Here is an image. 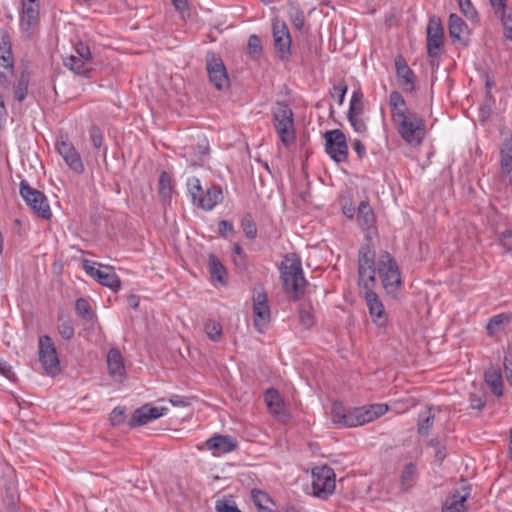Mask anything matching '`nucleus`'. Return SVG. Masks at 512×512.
Listing matches in <instances>:
<instances>
[{
    "instance_id": "nucleus-1",
    "label": "nucleus",
    "mask_w": 512,
    "mask_h": 512,
    "mask_svg": "<svg viewBox=\"0 0 512 512\" xmlns=\"http://www.w3.org/2000/svg\"><path fill=\"white\" fill-rule=\"evenodd\" d=\"M283 288H305L307 281L303 275L301 258L296 253L284 256L280 266Z\"/></svg>"
},
{
    "instance_id": "nucleus-2",
    "label": "nucleus",
    "mask_w": 512,
    "mask_h": 512,
    "mask_svg": "<svg viewBox=\"0 0 512 512\" xmlns=\"http://www.w3.org/2000/svg\"><path fill=\"white\" fill-rule=\"evenodd\" d=\"M273 123L276 132L285 146L295 141V128L293 112L291 108L283 103H278L273 110Z\"/></svg>"
},
{
    "instance_id": "nucleus-3",
    "label": "nucleus",
    "mask_w": 512,
    "mask_h": 512,
    "mask_svg": "<svg viewBox=\"0 0 512 512\" xmlns=\"http://www.w3.org/2000/svg\"><path fill=\"white\" fill-rule=\"evenodd\" d=\"M395 127L402 139L411 146L420 145L425 137L424 119L414 112L396 123Z\"/></svg>"
},
{
    "instance_id": "nucleus-4",
    "label": "nucleus",
    "mask_w": 512,
    "mask_h": 512,
    "mask_svg": "<svg viewBox=\"0 0 512 512\" xmlns=\"http://www.w3.org/2000/svg\"><path fill=\"white\" fill-rule=\"evenodd\" d=\"M20 195L26 205L39 217L49 220L52 217V211L45 194L31 187L26 180L20 182Z\"/></svg>"
},
{
    "instance_id": "nucleus-5",
    "label": "nucleus",
    "mask_w": 512,
    "mask_h": 512,
    "mask_svg": "<svg viewBox=\"0 0 512 512\" xmlns=\"http://www.w3.org/2000/svg\"><path fill=\"white\" fill-rule=\"evenodd\" d=\"M358 274L360 287L373 288L376 285L375 251L369 244L359 250Z\"/></svg>"
},
{
    "instance_id": "nucleus-6",
    "label": "nucleus",
    "mask_w": 512,
    "mask_h": 512,
    "mask_svg": "<svg viewBox=\"0 0 512 512\" xmlns=\"http://www.w3.org/2000/svg\"><path fill=\"white\" fill-rule=\"evenodd\" d=\"M336 486L334 470L326 465L312 469V494L325 500L333 494Z\"/></svg>"
},
{
    "instance_id": "nucleus-7",
    "label": "nucleus",
    "mask_w": 512,
    "mask_h": 512,
    "mask_svg": "<svg viewBox=\"0 0 512 512\" xmlns=\"http://www.w3.org/2000/svg\"><path fill=\"white\" fill-rule=\"evenodd\" d=\"M83 269L85 272L100 285L107 288H119L121 285L120 279L115 272V269L108 265H102L100 263L84 260L82 262Z\"/></svg>"
},
{
    "instance_id": "nucleus-8",
    "label": "nucleus",
    "mask_w": 512,
    "mask_h": 512,
    "mask_svg": "<svg viewBox=\"0 0 512 512\" xmlns=\"http://www.w3.org/2000/svg\"><path fill=\"white\" fill-rule=\"evenodd\" d=\"M39 361L46 374L54 376L60 372V361L56 347L48 335L39 338Z\"/></svg>"
},
{
    "instance_id": "nucleus-9",
    "label": "nucleus",
    "mask_w": 512,
    "mask_h": 512,
    "mask_svg": "<svg viewBox=\"0 0 512 512\" xmlns=\"http://www.w3.org/2000/svg\"><path fill=\"white\" fill-rule=\"evenodd\" d=\"M206 69L210 83L217 90L229 88L230 80L223 60L213 52H208L206 55Z\"/></svg>"
},
{
    "instance_id": "nucleus-10",
    "label": "nucleus",
    "mask_w": 512,
    "mask_h": 512,
    "mask_svg": "<svg viewBox=\"0 0 512 512\" xmlns=\"http://www.w3.org/2000/svg\"><path fill=\"white\" fill-rule=\"evenodd\" d=\"M57 153L65 164L75 173L82 174L85 170L82 158L66 135H61L55 143Z\"/></svg>"
},
{
    "instance_id": "nucleus-11",
    "label": "nucleus",
    "mask_w": 512,
    "mask_h": 512,
    "mask_svg": "<svg viewBox=\"0 0 512 512\" xmlns=\"http://www.w3.org/2000/svg\"><path fill=\"white\" fill-rule=\"evenodd\" d=\"M325 150L335 162L341 163L346 161L348 146L345 134L339 129L327 131L325 133Z\"/></svg>"
},
{
    "instance_id": "nucleus-12",
    "label": "nucleus",
    "mask_w": 512,
    "mask_h": 512,
    "mask_svg": "<svg viewBox=\"0 0 512 512\" xmlns=\"http://www.w3.org/2000/svg\"><path fill=\"white\" fill-rule=\"evenodd\" d=\"M253 300V322L259 333H264L271 321V311L267 294L262 291L255 294Z\"/></svg>"
},
{
    "instance_id": "nucleus-13",
    "label": "nucleus",
    "mask_w": 512,
    "mask_h": 512,
    "mask_svg": "<svg viewBox=\"0 0 512 512\" xmlns=\"http://www.w3.org/2000/svg\"><path fill=\"white\" fill-rule=\"evenodd\" d=\"M444 31L439 19H431L427 26V54L435 58L439 56L443 46Z\"/></svg>"
},
{
    "instance_id": "nucleus-14",
    "label": "nucleus",
    "mask_w": 512,
    "mask_h": 512,
    "mask_svg": "<svg viewBox=\"0 0 512 512\" xmlns=\"http://www.w3.org/2000/svg\"><path fill=\"white\" fill-rule=\"evenodd\" d=\"M396 76L400 87L404 92L412 93L416 89V75L408 66L402 55L395 57Z\"/></svg>"
},
{
    "instance_id": "nucleus-15",
    "label": "nucleus",
    "mask_w": 512,
    "mask_h": 512,
    "mask_svg": "<svg viewBox=\"0 0 512 512\" xmlns=\"http://www.w3.org/2000/svg\"><path fill=\"white\" fill-rule=\"evenodd\" d=\"M167 411L168 409L166 407L145 404L134 411L130 419L129 425L131 427L145 425L153 420H156L166 415Z\"/></svg>"
},
{
    "instance_id": "nucleus-16",
    "label": "nucleus",
    "mask_w": 512,
    "mask_h": 512,
    "mask_svg": "<svg viewBox=\"0 0 512 512\" xmlns=\"http://www.w3.org/2000/svg\"><path fill=\"white\" fill-rule=\"evenodd\" d=\"M272 33L275 50L284 58L290 53L292 43L288 27L283 21L276 20L273 22Z\"/></svg>"
},
{
    "instance_id": "nucleus-17",
    "label": "nucleus",
    "mask_w": 512,
    "mask_h": 512,
    "mask_svg": "<svg viewBox=\"0 0 512 512\" xmlns=\"http://www.w3.org/2000/svg\"><path fill=\"white\" fill-rule=\"evenodd\" d=\"M371 320L374 324L382 327L386 324L387 314L382 301L374 290H366L364 295Z\"/></svg>"
},
{
    "instance_id": "nucleus-18",
    "label": "nucleus",
    "mask_w": 512,
    "mask_h": 512,
    "mask_svg": "<svg viewBox=\"0 0 512 512\" xmlns=\"http://www.w3.org/2000/svg\"><path fill=\"white\" fill-rule=\"evenodd\" d=\"M204 446L214 456H220L234 451L237 447V441L228 435L215 434L205 441Z\"/></svg>"
},
{
    "instance_id": "nucleus-19",
    "label": "nucleus",
    "mask_w": 512,
    "mask_h": 512,
    "mask_svg": "<svg viewBox=\"0 0 512 512\" xmlns=\"http://www.w3.org/2000/svg\"><path fill=\"white\" fill-rule=\"evenodd\" d=\"M376 275L379 276L383 288L398 286L401 283V276L397 264L392 260L381 261Z\"/></svg>"
},
{
    "instance_id": "nucleus-20",
    "label": "nucleus",
    "mask_w": 512,
    "mask_h": 512,
    "mask_svg": "<svg viewBox=\"0 0 512 512\" xmlns=\"http://www.w3.org/2000/svg\"><path fill=\"white\" fill-rule=\"evenodd\" d=\"M469 496L470 487L463 484L460 489H456L446 498L442 512H466L465 502Z\"/></svg>"
},
{
    "instance_id": "nucleus-21",
    "label": "nucleus",
    "mask_w": 512,
    "mask_h": 512,
    "mask_svg": "<svg viewBox=\"0 0 512 512\" xmlns=\"http://www.w3.org/2000/svg\"><path fill=\"white\" fill-rule=\"evenodd\" d=\"M107 366L110 377L116 382H123L126 377V370L120 351L111 348L107 354Z\"/></svg>"
},
{
    "instance_id": "nucleus-22",
    "label": "nucleus",
    "mask_w": 512,
    "mask_h": 512,
    "mask_svg": "<svg viewBox=\"0 0 512 512\" xmlns=\"http://www.w3.org/2000/svg\"><path fill=\"white\" fill-rule=\"evenodd\" d=\"M356 220L361 229L366 232V237L370 239L372 234H375V215L368 202L362 201L359 204Z\"/></svg>"
},
{
    "instance_id": "nucleus-23",
    "label": "nucleus",
    "mask_w": 512,
    "mask_h": 512,
    "mask_svg": "<svg viewBox=\"0 0 512 512\" xmlns=\"http://www.w3.org/2000/svg\"><path fill=\"white\" fill-rule=\"evenodd\" d=\"M39 17V4L38 3H30V2H22V14L20 26L22 32H24L27 36L31 35V30L38 23Z\"/></svg>"
},
{
    "instance_id": "nucleus-24",
    "label": "nucleus",
    "mask_w": 512,
    "mask_h": 512,
    "mask_svg": "<svg viewBox=\"0 0 512 512\" xmlns=\"http://www.w3.org/2000/svg\"><path fill=\"white\" fill-rule=\"evenodd\" d=\"M389 106L394 125L413 113L408 108L404 97L398 91H392L389 94Z\"/></svg>"
},
{
    "instance_id": "nucleus-25",
    "label": "nucleus",
    "mask_w": 512,
    "mask_h": 512,
    "mask_svg": "<svg viewBox=\"0 0 512 512\" xmlns=\"http://www.w3.org/2000/svg\"><path fill=\"white\" fill-rule=\"evenodd\" d=\"M223 200V193L220 187L212 185L202 192L196 205L203 210L210 211Z\"/></svg>"
},
{
    "instance_id": "nucleus-26",
    "label": "nucleus",
    "mask_w": 512,
    "mask_h": 512,
    "mask_svg": "<svg viewBox=\"0 0 512 512\" xmlns=\"http://www.w3.org/2000/svg\"><path fill=\"white\" fill-rule=\"evenodd\" d=\"M449 35L453 41H462L469 34L465 21L456 13H452L448 20Z\"/></svg>"
},
{
    "instance_id": "nucleus-27",
    "label": "nucleus",
    "mask_w": 512,
    "mask_h": 512,
    "mask_svg": "<svg viewBox=\"0 0 512 512\" xmlns=\"http://www.w3.org/2000/svg\"><path fill=\"white\" fill-rule=\"evenodd\" d=\"M264 401L269 411L275 416L280 417L286 415L284 401L276 389H268L264 394Z\"/></svg>"
},
{
    "instance_id": "nucleus-28",
    "label": "nucleus",
    "mask_w": 512,
    "mask_h": 512,
    "mask_svg": "<svg viewBox=\"0 0 512 512\" xmlns=\"http://www.w3.org/2000/svg\"><path fill=\"white\" fill-rule=\"evenodd\" d=\"M359 416L362 425L369 423L388 411L386 404H372L369 406L358 407Z\"/></svg>"
},
{
    "instance_id": "nucleus-29",
    "label": "nucleus",
    "mask_w": 512,
    "mask_h": 512,
    "mask_svg": "<svg viewBox=\"0 0 512 512\" xmlns=\"http://www.w3.org/2000/svg\"><path fill=\"white\" fill-rule=\"evenodd\" d=\"M500 166L503 176L512 180V141L508 140L502 144L500 151Z\"/></svg>"
},
{
    "instance_id": "nucleus-30",
    "label": "nucleus",
    "mask_w": 512,
    "mask_h": 512,
    "mask_svg": "<svg viewBox=\"0 0 512 512\" xmlns=\"http://www.w3.org/2000/svg\"><path fill=\"white\" fill-rule=\"evenodd\" d=\"M89 62V60L79 58L76 55H70L64 59L63 64L75 74L88 77L90 73Z\"/></svg>"
},
{
    "instance_id": "nucleus-31",
    "label": "nucleus",
    "mask_w": 512,
    "mask_h": 512,
    "mask_svg": "<svg viewBox=\"0 0 512 512\" xmlns=\"http://www.w3.org/2000/svg\"><path fill=\"white\" fill-rule=\"evenodd\" d=\"M173 190L171 176L163 171L159 176L158 194L164 204H170Z\"/></svg>"
},
{
    "instance_id": "nucleus-32",
    "label": "nucleus",
    "mask_w": 512,
    "mask_h": 512,
    "mask_svg": "<svg viewBox=\"0 0 512 512\" xmlns=\"http://www.w3.org/2000/svg\"><path fill=\"white\" fill-rule=\"evenodd\" d=\"M417 480L416 466L413 463L407 464L400 475V484L403 491L410 490Z\"/></svg>"
},
{
    "instance_id": "nucleus-33",
    "label": "nucleus",
    "mask_w": 512,
    "mask_h": 512,
    "mask_svg": "<svg viewBox=\"0 0 512 512\" xmlns=\"http://www.w3.org/2000/svg\"><path fill=\"white\" fill-rule=\"evenodd\" d=\"M510 321L511 315L507 313H501L493 316L486 326L488 334L493 335L496 334L497 332L504 330V328L510 323Z\"/></svg>"
},
{
    "instance_id": "nucleus-34",
    "label": "nucleus",
    "mask_w": 512,
    "mask_h": 512,
    "mask_svg": "<svg viewBox=\"0 0 512 512\" xmlns=\"http://www.w3.org/2000/svg\"><path fill=\"white\" fill-rule=\"evenodd\" d=\"M208 266L211 278L217 280L220 284H224L226 269L215 255H209Z\"/></svg>"
},
{
    "instance_id": "nucleus-35",
    "label": "nucleus",
    "mask_w": 512,
    "mask_h": 512,
    "mask_svg": "<svg viewBox=\"0 0 512 512\" xmlns=\"http://www.w3.org/2000/svg\"><path fill=\"white\" fill-rule=\"evenodd\" d=\"M0 67H12V54L10 50V39L7 35L0 38Z\"/></svg>"
},
{
    "instance_id": "nucleus-36",
    "label": "nucleus",
    "mask_w": 512,
    "mask_h": 512,
    "mask_svg": "<svg viewBox=\"0 0 512 512\" xmlns=\"http://www.w3.org/2000/svg\"><path fill=\"white\" fill-rule=\"evenodd\" d=\"M485 381L491 388L492 392L500 396L503 393L502 376L497 370H488L485 373Z\"/></svg>"
},
{
    "instance_id": "nucleus-37",
    "label": "nucleus",
    "mask_w": 512,
    "mask_h": 512,
    "mask_svg": "<svg viewBox=\"0 0 512 512\" xmlns=\"http://www.w3.org/2000/svg\"><path fill=\"white\" fill-rule=\"evenodd\" d=\"M364 112V104L362 101V93L360 91H354L350 103L347 117H358L362 116Z\"/></svg>"
},
{
    "instance_id": "nucleus-38",
    "label": "nucleus",
    "mask_w": 512,
    "mask_h": 512,
    "mask_svg": "<svg viewBox=\"0 0 512 512\" xmlns=\"http://www.w3.org/2000/svg\"><path fill=\"white\" fill-rule=\"evenodd\" d=\"M204 331L207 337L213 342H219L222 337V325L212 319H209L204 324Z\"/></svg>"
},
{
    "instance_id": "nucleus-39",
    "label": "nucleus",
    "mask_w": 512,
    "mask_h": 512,
    "mask_svg": "<svg viewBox=\"0 0 512 512\" xmlns=\"http://www.w3.org/2000/svg\"><path fill=\"white\" fill-rule=\"evenodd\" d=\"M434 423V414L431 409H426L419 414L418 432L427 435Z\"/></svg>"
},
{
    "instance_id": "nucleus-40",
    "label": "nucleus",
    "mask_w": 512,
    "mask_h": 512,
    "mask_svg": "<svg viewBox=\"0 0 512 512\" xmlns=\"http://www.w3.org/2000/svg\"><path fill=\"white\" fill-rule=\"evenodd\" d=\"M347 409L340 402H334L331 407V419L339 426H346Z\"/></svg>"
},
{
    "instance_id": "nucleus-41",
    "label": "nucleus",
    "mask_w": 512,
    "mask_h": 512,
    "mask_svg": "<svg viewBox=\"0 0 512 512\" xmlns=\"http://www.w3.org/2000/svg\"><path fill=\"white\" fill-rule=\"evenodd\" d=\"M59 324L57 326L58 333L65 340H70L74 337V327L71 319L59 316Z\"/></svg>"
},
{
    "instance_id": "nucleus-42",
    "label": "nucleus",
    "mask_w": 512,
    "mask_h": 512,
    "mask_svg": "<svg viewBox=\"0 0 512 512\" xmlns=\"http://www.w3.org/2000/svg\"><path fill=\"white\" fill-rule=\"evenodd\" d=\"M75 310L77 315L85 321L93 320V313L89 302L84 298H79L75 303Z\"/></svg>"
},
{
    "instance_id": "nucleus-43",
    "label": "nucleus",
    "mask_w": 512,
    "mask_h": 512,
    "mask_svg": "<svg viewBox=\"0 0 512 512\" xmlns=\"http://www.w3.org/2000/svg\"><path fill=\"white\" fill-rule=\"evenodd\" d=\"M186 186L192 202L196 204L203 192L200 180L197 177H190L187 179Z\"/></svg>"
},
{
    "instance_id": "nucleus-44",
    "label": "nucleus",
    "mask_w": 512,
    "mask_h": 512,
    "mask_svg": "<svg viewBox=\"0 0 512 512\" xmlns=\"http://www.w3.org/2000/svg\"><path fill=\"white\" fill-rule=\"evenodd\" d=\"M252 499L258 510L274 505L269 495L261 490H252Z\"/></svg>"
},
{
    "instance_id": "nucleus-45",
    "label": "nucleus",
    "mask_w": 512,
    "mask_h": 512,
    "mask_svg": "<svg viewBox=\"0 0 512 512\" xmlns=\"http://www.w3.org/2000/svg\"><path fill=\"white\" fill-rule=\"evenodd\" d=\"M459 6L460 11L463 13V15L471 20V21H477L478 19V13L476 9L474 8L471 0H456Z\"/></svg>"
},
{
    "instance_id": "nucleus-46",
    "label": "nucleus",
    "mask_w": 512,
    "mask_h": 512,
    "mask_svg": "<svg viewBox=\"0 0 512 512\" xmlns=\"http://www.w3.org/2000/svg\"><path fill=\"white\" fill-rule=\"evenodd\" d=\"M241 228L249 239H254L257 236V227L250 215H246L241 220Z\"/></svg>"
},
{
    "instance_id": "nucleus-47",
    "label": "nucleus",
    "mask_w": 512,
    "mask_h": 512,
    "mask_svg": "<svg viewBox=\"0 0 512 512\" xmlns=\"http://www.w3.org/2000/svg\"><path fill=\"white\" fill-rule=\"evenodd\" d=\"M28 92V79L25 77H21L18 83L14 86V96L19 101L22 102Z\"/></svg>"
},
{
    "instance_id": "nucleus-48",
    "label": "nucleus",
    "mask_w": 512,
    "mask_h": 512,
    "mask_svg": "<svg viewBox=\"0 0 512 512\" xmlns=\"http://www.w3.org/2000/svg\"><path fill=\"white\" fill-rule=\"evenodd\" d=\"M348 121L351 125V127L353 128V130L358 133V134H366L367 132V125H366V122L364 121V119L362 118V116H358V117H349L348 118Z\"/></svg>"
},
{
    "instance_id": "nucleus-49",
    "label": "nucleus",
    "mask_w": 512,
    "mask_h": 512,
    "mask_svg": "<svg viewBox=\"0 0 512 512\" xmlns=\"http://www.w3.org/2000/svg\"><path fill=\"white\" fill-rule=\"evenodd\" d=\"M361 425L362 423L360 420L358 407L348 409L345 427H357Z\"/></svg>"
},
{
    "instance_id": "nucleus-50",
    "label": "nucleus",
    "mask_w": 512,
    "mask_h": 512,
    "mask_svg": "<svg viewBox=\"0 0 512 512\" xmlns=\"http://www.w3.org/2000/svg\"><path fill=\"white\" fill-rule=\"evenodd\" d=\"M217 512H241L234 501L231 500H218L216 503Z\"/></svg>"
},
{
    "instance_id": "nucleus-51",
    "label": "nucleus",
    "mask_w": 512,
    "mask_h": 512,
    "mask_svg": "<svg viewBox=\"0 0 512 512\" xmlns=\"http://www.w3.org/2000/svg\"><path fill=\"white\" fill-rule=\"evenodd\" d=\"M504 368L506 377L510 384H512V344L508 346L504 356Z\"/></svg>"
},
{
    "instance_id": "nucleus-52",
    "label": "nucleus",
    "mask_w": 512,
    "mask_h": 512,
    "mask_svg": "<svg viewBox=\"0 0 512 512\" xmlns=\"http://www.w3.org/2000/svg\"><path fill=\"white\" fill-rule=\"evenodd\" d=\"M90 140L95 148H101L103 144V133L97 126H92L89 130Z\"/></svg>"
},
{
    "instance_id": "nucleus-53",
    "label": "nucleus",
    "mask_w": 512,
    "mask_h": 512,
    "mask_svg": "<svg viewBox=\"0 0 512 512\" xmlns=\"http://www.w3.org/2000/svg\"><path fill=\"white\" fill-rule=\"evenodd\" d=\"M248 50L251 54H260L262 47L261 41L257 35H251L248 39Z\"/></svg>"
},
{
    "instance_id": "nucleus-54",
    "label": "nucleus",
    "mask_w": 512,
    "mask_h": 512,
    "mask_svg": "<svg viewBox=\"0 0 512 512\" xmlns=\"http://www.w3.org/2000/svg\"><path fill=\"white\" fill-rule=\"evenodd\" d=\"M347 92V85L344 83H339L333 87V97H337V102L339 105H342L345 99V95Z\"/></svg>"
},
{
    "instance_id": "nucleus-55",
    "label": "nucleus",
    "mask_w": 512,
    "mask_h": 512,
    "mask_svg": "<svg viewBox=\"0 0 512 512\" xmlns=\"http://www.w3.org/2000/svg\"><path fill=\"white\" fill-rule=\"evenodd\" d=\"M500 242L507 252H512V230H505L502 232Z\"/></svg>"
},
{
    "instance_id": "nucleus-56",
    "label": "nucleus",
    "mask_w": 512,
    "mask_h": 512,
    "mask_svg": "<svg viewBox=\"0 0 512 512\" xmlns=\"http://www.w3.org/2000/svg\"><path fill=\"white\" fill-rule=\"evenodd\" d=\"M75 52L77 53L76 56H78L79 58H82V59H86V60H91V51H90V48L83 44V43H77V45L75 46Z\"/></svg>"
},
{
    "instance_id": "nucleus-57",
    "label": "nucleus",
    "mask_w": 512,
    "mask_h": 512,
    "mask_svg": "<svg viewBox=\"0 0 512 512\" xmlns=\"http://www.w3.org/2000/svg\"><path fill=\"white\" fill-rule=\"evenodd\" d=\"M291 22L297 30H301L304 26L305 18L301 11L296 10L291 14Z\"/></svg>"
},
{
    "instance_id": "nucleus-58",
    "label": "nucleus",
    "mask_w": 512,
    "mask_h": 512,
    "mask_svg": "<svg viewBox=\"0 0 512 512\" xmlns=\"http://www.w3.org/2000/svg\"><path fill=\"white\" fill-rule=\"evenodd\" d=\"M124 419V409L121 407H116L112 410L110 414V420L113 425H118L122 423Z\"/></svg>"
},
{
    "instance_id": "nucleus-59",
    "label": "nucleus",
    "mask_w": 512,
    "mask_h": 512,
    "mask_svg": "<svg viewBox=\"0 0 512 512\" xmlns=\"http://www.w3.org/2000/svg\"><path fill=\"white\" fill-rule=\"evenodd\" d=\"M485 406V400L477 394L470 395V407L472 409L481 410Z\"/></svg>"
},
{
    "instance_id": "nucleus-60",
    "label": "nucleus",
    "mask_w": 512,
    "mask_h": 512,
    "mask_svg": "<svg viewBox=\"0 0 512 512\" xmlns=\"http://www.w3.org/2000/svg\"><path fill=\"white\" fill-rule=\"evenodd\" d=\"M218 231L221 236L225 237L228 233L233 231V224L229 221L221 220L218 223Z\"/></svg>"
},
{
    "instance_id": "nucleus-61",
    "label": "nucleus",
    "mask_w": 512,
    "mask_h": 512,
    "mask_svg": "<svg viewBox=\"0 0 512 512\" xmlns=\"http://www.w3.org/2000/svg\"><path fill=\"white\" fill-rule=\"evenodd\" d=\"M169 402L174 407H186L189 405V400L186 397L180 395H173L170 397Z\"/></svg>"
},
{
    "instance_id": "nucleus-62",
    "label": "nucleus",
    "mask_w": 512,
    "mask_h": 512,
    "mask_svg": "<svg viewBox=\"0 0 512 512\" xmlns=\"http://www.w3.org/2000/svg\"><path fill=\"white\" fill-rule=\"evenodd\" d=\"M300 321L306 328H309L313 325V317L308 311L300 312Z\"/></svg>"
},
{
    "instance_id": "nucleus-63",
    "label": "nucleus",
    "mask_w": 512,
    "mask_h": 512,
    "mask_svg": "<svg viewBox=\"0 0 512 512\" xmlns=\"http://www.w3.org/2000/svg\"><path fill=\"white\" fill-rule=\"evenodd\" d=\"M352 146H353L354 151L358 154V156L360 158H362L365 155L366 149L360 140H358V139L353 140Z\"/></svg>"
},
{
    "instance_id": "nucleus-64",
    "label": "nucleus",
    "mask_w": 512,
    "mask_h": 512,
    "mask_svg": "<svg viewBox=\"0 0 512 512\" xmlns=\"http://www.w3.org/2000/svg\"><path fill=\"white\" fill-rule=\"evenodd\" d=\"M0 374L10 379L13 374L11 367L5 362L0 360Z\"/></svg>"
}]
</instances>
